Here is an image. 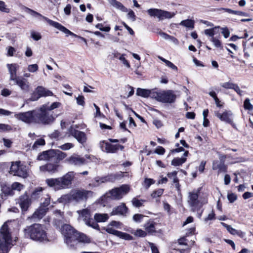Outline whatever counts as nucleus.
<instances>
[{"label":"nucleus","instance_id":"f257e3e1","mask_svg":"<svg viewBox=\"0 0 253 253\" xmlns=\"http://www.w3.org/2000/svg\"><path fill=\"white\" fill-rule=\"evenodd\" d=\"M61 105L60 102H53L42 105L39 109L36 110L37 124L44 125H51L55 121L57 115H54L52 110L58 108Z\"/></svg>","mask_w":253,"mask_h":253},{"label":"nucleus","instance_id":"f03ea898","mask_svg":"<svg viewBox=\"0 0 253 253\" xmlns=\"http://www.w3.org/2000/svg\"><path fill=\"white\" fill-rule=\"evenodd\" d=\"M14 220L5 222L0 229V253H8L12 246L10 228Z\"/></svg>","mask_w":253,"mask_h":253},{"label":"nucleus","instance_id":"7ed1b4c3","mask_svg":"<svg viewBox=\"0 0 253 253\" xmlns=\"http://www.w3.org/2000/svg\"><path fill=\"white\" fill-rule=\"evenodd\" d=\"M92 195V192L84 189H74L67 194L63 195L58 200L61 203L74 202L79 203L85 201L89 196Z\"/></svg>","mask_w":253,"mask_h":253},{"label":"nucleus","instance_id":"20e7f679","mask_svg":"<svg viewBox=\"0 0 253 253\" xmlns=\"http://www.w3.org/2000/svg\"><path fill=\"white\" fill-rule=\"evenodd\" d=\"M24 235L27 238L38 242L48 241L44 227L40 224L35 223L26 227L24 230Z\"/></svg>","mask_w":253,"mask_h":253},{"label":"nucleus","instance_id":"39448f33","mask_svg":"<svg viewBox=\"0 0 253 253\" xmlns=\"http://www.w3.org/2000/svg\"><path fill=\"white\" fill-rule=\"evenodd\" d=\"M198 191H194L188 193L187 203L192 211H199L202 206L208 203L207 199L202 200L198 199Z\"/></svg>","mask_w":253,"mask_h":253},{"label":"nucleus","instance_id":"423d86ee","mask_svg":"<svg viewBox=\"0 0 253 253\" xmlns=\"http://www.w3.org/2000/svg\"><path fill=\"white\" fill-rule=\"evenodd\" d=\"M153 98L159 102L165 103H173L176 98L174 92L171 90H156L153 93Z\"/></svg>","mask_w":253,"mask_h":253},{"label":"nucleus","instance_id":"0eeeda50","mask_svg":"<svg viewBox=\"0 0 253 253\" xmlns=\"http://www.w3.org/2000/svg\"><path fill=\"white\" fill-rule=\"evenodd\" d=\"M76 230L69 224L62 226L61 232L64 237V242L70 248L74 247L75 235H77Z\"/></svg>","mask_w":253,"mask_h":253},{"label":"nucleus","instance_id":"6e6552de","mask_svg":"<svg viewBox=\"0 0 253 253\" xmlns=\"http://www.w3.org/2000/svg\"><path fill=\"white\" fill-rule=\"evenodd\" d=\"M151 17H157L159 20L170 19L175 15V13L163 10L158 8H150L147 11Z\"/></svg>","mask_w":253,"mask_h":253},{"label":"nucleus","instance_id":"1a4fd4ad","mask_svg":"<svg viewBox=\"0 0 253 253\" xmlns=\"http://www.w3.org/2000/svg\"><path fill=\"white\" fill-rule=\"evenodd\" d=\"M10 172L14 175L26 178L28 173L26 166L22 164L20 162H15L12 163Z\"/></svg>","mask_w":253,"mask_h":253},{"label":"nucleus","instance_id":"9d476101","mask_svg":"<svg viewBox=\"0 0 253 253\" xmlns=\"http://www.w3.org/2000/svg\"><path fill=\"white\" fill-rule=\"evenodd\" d=\"M14 117L17 119L27 124H37L36 110L16 114Z\"/></svg>","mask_w":253,"mask_h":253},{"label":"nucleus","instance_id":"9b49d317","mask_svg":"<svg viewBox=\"0 0 253 253\" xmlns=\"http://www.w3.org/2000/svg\"><path fill=\"white\" fill-rule=\"evenodd\" d=\"M129 190L130 186L126 184H124L119 187L112 189L109 193L112 199L119 200L126 195Z\"/></svg>","mask_w":253,"mask_h":253},{"label":"nucleus","instance_id":"f8f14e48","mask_svg":"<svg viewBox=\"0 0 253 253\" xmlns=\"http://www.w3.org/2000/svg\"><path fill=\"white\" fill-rule=\"evenodd\" d=\"M23 9L26 12L31 14V15H32L33 16H39V17H41L43 20L46 21L50 26H53L57 29H64L63 28V27L61 26V24H60L59 23L52 21V20L48 19V18H47L44 16H42L40 13H38V12L28 8V7L25 6L24 7Z\"/></svg>","mask_w":253,"mask_h":253},{"label":"nucleus","instance_id":"ddd939ff","mask_svg":"<svg viewBox=\"0 0 253 253\" xmlns=\"http://www.w3.org/2000/svg\"><path fill=\"white\" fill-rule=\"evenodd\" d=\"M100 147L103 151L108 153H115L119 149L123 150L124 148L123 145L119 144L113 145L105 141L100 142Z\"/></svg>","mask_w":253,"mask_h":253},{"label":"nucleus","instance_id":"4468645a","mask_svg":"<svg viewBox=\"0 0 253 253\" xmlns=\"http://www.w3.org/2000/svg\"><path fill=\"white\" fill-rule=\"evenodd\" d=\"M14 84L18 85L24 92H28L30 89L29 82L22 77H19L13 81Z\"/></svg>","mask_w":253,"mask_h":253},{"label":"nucleus","instance_id":"2eb2a0df","mask_svg":"<svg viewBox=\"0 0 253 253\" xmlns=\"http://www.w3.org/2000/svg\"><path fill=\"white\" fill-rule=\"evenodd\" d=\"M75 176V173L74 171H69L60 177L63 189L69 188L71 186Z\"/></svg>","mask_w":253,"mask_h":253},{"label":"nucleus","instance_id":"dca6fc26","mask_svg":"<svg viewBox=\"0 0 253 253\" xmlns=\"http://www.w3.org/2000/svg\"><path fill=\"white\" fill-rule=\"evenodd\" d=\"M118 178L116 174H112L104 177H96L91 183L89 184V186L92 187H97L99 186L101 183L107 181H114Z\"/></svg>","mask_w":253,"mask_h":253},{"label":"nucleus","instance_id":"f3484780","mask_svg":"<svg viewBox=\"0 0 253 253\" xmlns=\"http://www.w3.org/2000/svg\"><path fill=\"white\" fill-rule=\"evenodd\" d=\"M69 133L70 135L75 137L77 141L83 144L86 141V138L85 133L82 131H79L72 127L69 129Z\"/></svg>","mask_w":253,"mask_h":253},{"label":"nucleus","instance_id":"a211bd4d","mask_svg":"<svg viewBox=\"0 0 253 253\" xmlns=\"http://www.w3.org/2000/svg\"><path fill=\"white\" fill-rule=\"evenodd\" d=\"M128 209L124 203H121L118 206L114 208L110 213L111 215L126 216Z\"/></svg>","mask_w":253,"mask_h":253},{"label":"nucleus","instance_id":"6ab92c4d","mask_svg":"<svg viewBox=\"0 0 253 253\" xmlns=\"http://www.w3.org/2000/svg\"><path fill=\"white\" fill-rule=\"evenodd\" d=\"M59 165L56 162L54 163H49L46 165L42 166L40 167L41 171H47L50 173H54L58 172Z\"/></svg>","mask_w":253,"mask_h":253},{"label":"nucleus","instance_id":"aec40b11","mask_svg":"<svg viewBox=\"0 0 253 253\" xmlns=\"http://www.w3.org/2000/svg\"><path fill=\"white\" fill-rule=\"evenodd\" d=\"M6 67L9 74V80L13 81L19 77L17 75V72L19 69V65L17 63L7 64Z\"/></svg>","mask_w":253,"mask_h":253},{"label":"nucleus","instance_id":"412c9836","mask_svg":"<svg viewBox=\"0 0 253 253\" xmlns=\"http://www.w3.org/2000/svg\"><path fill=\"white\" fill-rule=\"evenodd\" d=\"M65 162L75 166H81L85 164V160L80 156L74 155L66 159Z\"/></svg>","mask_w":253,"mask_h":253},{"label":"nucleus","instance_id":"4be33fe9","mask_svg":"<svg viewBox=\"0 0 253 253\" xmlns=\"http://www.w3.org/2000/svg\"><path fill=\"white\" fill-rule=\"evenodd\" d=\"M214 114L221 121L230 124H232V113L231 111H225L222 114H220L219 112L215 111Z\"/></svg>","mask_w":253,"mask_h":253},{"label":"nucleus","instance_id":"5701e85b","mask_svg":"<svg viewBox=\"0 0 253 253\" xmlns=\"http://www.w3.org/2000/svg\"><path fill=\"white\" fill-rule=\"evenodd\" d=\"M18 203L22 211L24 212L28 210L31 204V200L27 194L25 193L19 198Z\"/></svg>","mask_w":253,"mask_h":253},{"label":"nucleus","instance_id":"b1692460","mask_svg":"<svg viewBox=\"0 0 253 253\" xmlns=\"http://www.w3.org/2000/svg\"><path fill=\"white\" fill-rule=\"evenodd\" d=\"M158 224L152 220H149L143 225V227L147 234H153L157 232Z\"/></svg>","mask_w":253,"mask_h":253},{"label":"nucleus","instance_id":"393cba45","mask_svg":"<svg viewBox=\"0 0 253 253\" xmlns=\"http://www.w3.org/2000/svg\"><path fill=\"white\" fill-rule=\"evenodd\" d=\"M46 183L50 187L55 190L63 189L60 177L56 178H48L46 180Z\"/></svg>","mask_w":253,"mask_h":253},{"label":"nucleus","instance_id":"a878e982","mask_svg":"<svg viewBox=\"0 0 253 253\" xmlns=\"http://www.w3.org/2000/svg\"><path fill=\"white\" fill-rule=\"evenodd\" d=\"M212 169L213 170H217L218 173L221 172H226L227 169V166L223 161H219L214 160L212 162Z\"/></svg>","mask_w":253,"mask_h":253},{"label":"nucleus","instance_id":"bb28decb","mask_svg":"<svg viewBox=\"0 0 253 253\" xmlns=\"http://www.w3.org/2000/svg\"><path fill=\"white\" fill-rule=\"evenodd\" d=\"M36 92L38 94V96L35 97L33 95L32 96L33 100H37L42 96H49L53 95L51 91L41 86L37 87L36 88Z\"/></svg>","mask_w":253,"mask_h":253},{"label":"nucleus","instance_id":"cd10ccee","mask_svg":"<svg viewBox=\"0 0 253 253\" xmlns=\"http://www.w3.org/2000/svg\"><path fill=\"white\" fill-rule=\"evenodd\" d=\"M221 224L227 230L233 235H237L240 237L243 238L245 236V233L241 230L235 229L231 227V226L227 224L224 222H221Z\"/></svg>","mask_w":253,"mask_h":253},{"label":"nucleus","instance_id":"c85d7f7f","mask_svg":"<svg viewBox=\"0 0 253 253\" xmlns=\"http://www.w3.org/2000/svg\"><path fill=\"white\" fill-rule=\"evenodd\" d=\"M155 89H146L141 88H138L136 90V95L143 97H148L149 96L153 98V93H155Z\"/></svg>","mask_w":253,"mask_h":253},{"label":"nucleus","instance_id":"c756f323","mask_svg":"<svg viewBox=\"0 0 253 253\" xmlns=\"http://www.w3.org/2000/svg\"><path fill=\"white\" fill-rule=\"evenodd\" d=\"M111 6L122 12H127V9L123 4L117 0H107Z\"/></svg>","mask_w":253,"mask_h":253},{"label":"nucleus","instance_id":"7c9ffc66","mask_svg":"<svg viewBox=\"0 0 253 253\" xmlns=\"http://www.w3.org/2000/svg\"><path fill=\"white\" fill-rule=\"evenodd\" d=\"M77 213L79 214V219H83L85 222L90 218V212L87 209L78 211Z\"/></svg>","mask_w":253,"mask_h":253},{"label":"nucleus","instance_id":"2f4dec72","mask_svg":"<svg viewBox=\"0 0 253 253\" xmlns=\"http://www.w3.org/2000/svg\"><path fill=\"white\" fill-rule=\"evenodd\" d=\"M195 242L192 240H189L185 237L181 238L178 240V244L179 245H183L185 247L184 250H189L194 244Z\"/></svg>","mask_w":253,"mask_h":253},{"label":"nucleus","instance_id":"473e14b6","mask_svg":"<svg viewBox=\"0 0 253 253\" xmlns=\"http://www.w3.org/2000/svg\"><path fill=\"white\" fill-rule=\"evenodd\" d=\"M77 235H75L74 243L76 240H78L79 242L84 243H89L91 242L90 238L84 234L81 233L76 231Z\"/></svg>","mask_w":253,"mask_h":253},{"label":"nucleus","instance_id":"72a5a7b5","mask_svg":"<svg viewBox=\"0 0 253 253\" xmlns=\"http://www.w3.org/2000/svg\"><path fill=\"white\" fill-rule=\"evenodd\" d=\"M48 208H43L41 207L33 214L32 218L41 219L46 213Z\"/></svg>","mask_w":253,"mask_h":253},{"label":"nucleus","instance_id":"f704fd0d","mask_svg":"<svg viewBox=\"0 0 253 253\" xmlns=\"http://www.w3.org/2000/svg\"><path fill=\"white\" fill-rule=\"evenodd\" d=\"M94 218L97 222H103L109 219V216L107 213H95Z\"/></svg>","mask_w":253,"mask_h":253},{"label":"nucleus","instance_id":"c9c22d12","mask_svg":"<svg viewBox=\"0 0 253 253\" xmlns=\"http://www.w3.org/2000/svg\"><path fill=\"white\" fill-rule=\"evenodd\" d=\"M61 26L64 29H60L59 30L60 31H61V32H63L64 33H65V34H66L67 36L70 35V36H73L74 37L78 38L81 39L84 42H86V40L85 38L76 35L75 34L73 33V32H72L71 31H70V30L67 29L66 27H65L61 24Z\"/></svg>","mask_w":253,"mask_h":253},{"label":"nucleus","instance_id":"e433bc0d","mask_svg":"<svg viewBox=\"0 0 253 253\" xmlns=\"http://www.w3.org/2000/svg\"><path fill=\"white\" fill-rule=\"evenodd\" d=\"M194 23L195 22L193 20L186 19L181 21L179 24L185 27L193 29L194 27Z\"/></svg>","mask_w":253,"mask_h":253},{"label":"nucleus","instance_id":"4c0bfd02","mask_svg":"<svg viewBox=\"0 0 253 253\" xmlns=\"http://www.w3.org/2000/svg\"><path fill=\"white\" fill-rule=\"evenodd\" d=\"M186 161V158H176L173 159L171 161V165L174 166H181Z\"/></svg>","mask_w":253,"mask_h":253},{"label":"nucleus","instance_id":"58836bf2","mask_svg":"<svg viewBox=\"0 0 253 253\" xmlns=\"http://www.w3.org/2000/svg\"><path fill=\"white\" fill-rule=\"evenodd\" d=\"M131 233L134 236L138 237H145L147 235V233L141 229H138L136 230H133Z\"/></svg>","mask_w":253,"mask_h":253},{"label":"nucleus","instance_id":"ea45409f","mask_svg":"<svg viewBox=\"0 0 253 253\" xmlns=\"http://www.w3.org/2000/svg\"><path fill=\"white\" fill-rule=\"evenodd\" d=\"M53 151H48L43 152L42 154H41L39 156V159L42 160H49L50 158V156L52 155Z\"/></svg>","mask_w":253,"mask_h":253},{"label":"nucleus","instance_id":"a19ab883","mask_svg":"<svg viewBox=\"0 0 253 253\" xmlns=\"http://www.w3.org/2000/svg\"><path fill=\"white\" fill-rule=\"evenodd\" d=\"M84 223L86 225L91 227L93 229L98 230H99V226L98 224L90 218L89 219H88L87 221H86Z\"/></svg>","mask_w":253,"mask_h":253},{"label":"nucleus","instance_id":"79ce46f5","mask_svg":"<svg viewBox=\"0 0 253 253\" xmlns=\"http://www.w3.org/2000/svg\"><path fill=\"white\" fill-rule=\"evenodd\" d=\"M117 237L125 240L130 241L133 240V237L131 235L121 231L119 232Z\"/></svg>","mask_w":253,"mask_h":253},{"label":"nucleus","instance_id":"37998d69","mask_svg":"<svg viewBox=\"0 0 253 253\" xmlns=\"http://www.w3.org/2000/svg\"><path fill=\"white\" fill-rule=\"evenodd\" d=\"M145 201L144 200H139L136 198L132 199L131 202L132 205L136 208H139L143 206V204Z\"/></svg>","mask_w":253,"mask_h":253},{"label":"nucleus","instance_id":"c03bdc74","mask_svg":"<svg viewBox=\"0 0 253 253\" xmlns=\"http://www.w3.org/2000/svg\"><path fill=\"white\" fill-rule=\"evenodd\" d=\"M56 158L57 161H62L65 159L67 156V155L66 153L63 152L59 150H57L56 151L55 154Z\"/></svg>","mask_w":253,"mask_h":253},{"label":"nucleus","instance_id":"a18cd8bd","mask_svg":"<svg viewBox=\"0 0 253 253\" xmlns=\"http://www.w3.org/2000/svg\"><path fill=\"white\" fill-rule=\"evenodd\" d=\"M42 187H38L32 193V197L34 199L38 198L42 193Z\"/></svg>","mask_w":253,"mask_h":253},{"label":"nucleus","instance_id":"49530a36","mask_svg":"<svg viewBox=\"0 0 253 253\" xmlns=\"http://www.w3.org/2000/svg\"><path fill=\"white\" fill-rule=\"evenodd\" d=\"M219 27H215L211 29H206L204 31V33L207 36H209L211 38H214L215 30L216 28H218Z\"/></svg>","mask_w":253,"mask_h":253},{"label":"nucleus","instance_id":"de8ad7c7","mask_svg":"<svg viewBox=\"0 0 253 253\" xmlns=\"http://www.w3.org/2000/svg\"><path fill=\"white\" fill-rule=\"evenodd\" d=\"M244 107L245 110H253V105L251 103L249 98H246L244 102Z\"/></svg>","mask_w":253,"mask_h":253},{"label":"nucleus","instance_id":"09e8293b","mask_svg":"<svg viewBox=\"0 0 253 253\" xmlns=\"http://www.w3.org/2000/svg\"><path fill=\"white\" fill-rule=\"evenodd\" d=\"M44 145V140L43 138H40L35 142V143L33 144V148L34 149H36L40 146H43Z\"/></svg>","mask_w":253,"mask_h":253},{"label":"nucleus","instance_id":"8fccbe9b","mask_svg":"<svg viewBox=\"0 0 253 253\" xmlns=\"http://www.w3.org/2000/svg\"><path fill=\"white\" fill-rule=\"evenodd\" d=\"M74 145L71 143H66L59 146L58 147L63 151H67L74 147Z\"/></svg>","mask_w":253,"mask_h":253},{"label":"nucleus","instance_id":"3c124183","mask_svg":"<svg viewBox=\"0 0 253 253\" xmlns=\"http://www.w3.org/2000/svg\"><path fill=\"white\" fill-rule=\"evenodd\" d=\"M0 11L5 13H9L10 11L5 2L2 0H0Z\"/></svg>","mask_w":253,"mask_h":253},{"label":"nucleus","instance_id":"603ef678","mask_svg":"<svg viewBox=\"0 0 253 253\" xmlns=\"http://www.w3.org/2000/svg\"><path fill=\"white\" fill-rule=\"evenodd\" d=\"M105 230L108 233L113 234L117 237L119 232V231L114 229L113 228L109 225L106 227Z\"/></svg>","mask_w":253,"mask_h":253},{"label":"nucleus","instance_id":"864d4df0","mask_svg":"<svg viewBox=\"0 0 253 253\" xmlns=\"http://www.w3.org/2000/svg\"><path fill=\"white\" fill-rule=\"evenodd\" d=\"M234 84V83L231 82H224L220 84V86L225 89H232Z\"/></svg>","mask_w":253,"mask_h":253},{"label":"nucleus","instance_id":"5fc2aeb1","mask_svg":"<svg viewBox=\"0 0 253 253\" xmlns=\"http://www.w3.org/2000/svg\"><path fill=\"white\" fill-rule=\"evenodd\" d=\"M39 66L37 64H30L28 66L27 70L29 72L35 73L38 70Z\"/></svg>","mask_w":253,"mask_h":253},{"label":"nucleus","instance_id":"6e6d98bb","mask_svg":"<svg viewBox=\"0 0 253 253\" xmlns=\"http://www.w3.org/2000/svg\"><path fill=\"white\" fill-rule=\"evenodd\" d=\"M164 192V189H159L157 190H155L152 192L151 194V196L153 198H156L157 197H160Z\"/></svg>","mask_w":253,"mask_h":253},{"label":"nucleus","instance_id":"4d7b16f0","mask_svg":"<svg viewBox=\"0 0 253 253\" xmlns=\"http://www.w3.org/2000/svg\"><path fill=\"white\" fill-rule=\"evenodd\" d=\"M24 188L23 185L19 182H14L11 185L12 190L20 191Z\"/></svg>","mask_w":253,"mask_h":253},{"label":"nucleus","instance_id":"13d9d810","mask_svg":"<svg viewBox=\"0 0 253 253\" xmlns=\"http://www.w3.org/2000/svg\"><path fill=\"white\" fill-rule=\"evenodd\" d=\"M12 129V127L7 124H0V132L9 131Z\"/></svg>","mask_w":253,"mask_h":253},{"label":"nucleus","instance_id":"bf43d9fd","mask_svg":"<svg viewBox=\"0 0 253 253\" xmlns=\"http://www.w3.org/2000/svg\"><path fill=\"white\" fill-rule=\"evenodd\" d=\"M210 41L213 43L214 45L216 47H221V43L219 39L214 38H211Z\"/></svg>","mask_w":253,"mask_h":253},{"label":"nucleus","instance_id":"052dcab7","mask_svg":"<svg viewBox=\"0 0 253 253\" xmlns=\"http://www.w3.org/2000/svg\"><path fill=\"white\" fill-rule=\"evenodd\" d=\"M95 27L100 31L104 32H109L110 30V27L109 26L103 27V25L100 23L97 24Z\"/></svg>","mask_w":253,"mask_h":253},{"label":"nucleus","instance_id":"680f3d73","mask_svg":"<svg viewBox=\"0 0 253 253\" xmlns=\"http://www.w3.org/2000/svg\"><path fill=\"white\" fill-rule=\"evenodd\" d=\"M145 216L141 214H135L133 216V220L136 222H140Z\"/></svg>","mask_w":253,"mask_h":253},{"label":"nucleus","instance_id":"e2e57ef3","mask_svg":"<svg viewBox=\"0 0 253 253\" xmlns=\"http://www.w3.org/2000/svg\"><path fill=\"white\" fill-rule=\"evenodd\" d=\"M124 56V54L120 55V57H119V59L122 62V63L125 66L129 68L130 67V64L128 63V62L126 60V59L125 58Z\"/></svg>","mask_w":253,"mask_h":253},{"label":"nucleus","instance_id":"0e129e2a","mask_svg":"<svg viewBox=\"0 0 253 253\" xmlns=\"http://www.w3.org/2000/svg\"><path fill=\"white\" fill-rule=\"evenodd\" d=\"M155 183V181L151 178H145L144 183V186L146 188H148L151 185L154 184Z\"/></svg>","mask_w":253,"mask_h":253},{"label":"nucleus","instance_id":"69168bd1","mask_svg":"<svg viewBox=\"0 0 253 253\" xmlns=\"http://www.w3.org/2000/svg\"><path fill=\"white\" fill-rule=\"evenodd\" d=\"M31 37L35 41H39L42 38L41 34L39 33L32 31L31 33Z\"/></svg>","mask_w":253,"mask_h":253},{"label":"nucleus","instance_id":"338daca9","mask_svg":"<svg viewBox=\"0 0 253 253\" xmlns=\"http://www.w3.org/2000/svg\"><path fill=\"white\" fill-rule=\"evenodd\" d=\"M77 103L79 105H81L82 106H84V98L82 95H79L78 97L76 98Z\"/></svg>","mask_w":253,"mask_h":253},{"label":"nucleus","instance_id":"774afa93","mask_svg":"<svg viewBox=\"0 0 253 253\" xmlns=\"http://www.w3.org/2000/svg\"><path fill=\"white\" fill-rule=\"evenodd\" d=\"M50 204V198L48 195H46L44 198V201L42 204V207L43 208H47V207Z\"/></svg>","mask_w":253,"mask_h":253}]
</instances>
